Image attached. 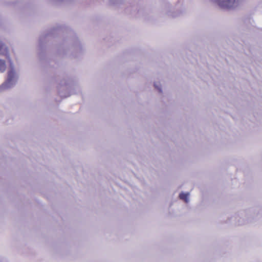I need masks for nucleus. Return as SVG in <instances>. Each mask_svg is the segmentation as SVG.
Returning a JSON list of instances; mask_svg holds the SVG:
<instances>
[{
  "instance_id": "nucleus-1",
  "label": "nucleus",
  "mask_w": 262,
  "mask_h": 262,
  "mask_svg": "<svg viewBox=\"0 0 262 262\" xmlns=\"http://www.w3.org/2000/svg\"><path fill=\"white\" fill-rule=\"evenodd\" d=\"M0 54L5 55L9 63V68L8 71V77L6 81L0 86V90H6L13 86L17 80V75L15 72L14 66L8 55V49L2 42L0 41Z\"/></svg>"
},
{
  "instance_id": "nucleus-2",
  "label": "nucleus",
  "mask_w": 262,
  "mask_h": 262,
  "mask_svg": "<svg viewBox=\"0 0 262 262\" xmlns=\"http://www.w3.org/2000/svg\"><path fill=\"white\" fill-rule=\"evenodd\" d=\"M223 8H234L237 7L241 0H211Z\"/></svg>"
},
{
  "instance_id": "nucleus-3",
  "label": "nucleus",
  "mask_w": 262,
  "mask_h": 262,
  "mask_svg": "<svg viewBox=\"0 0 262 262\" xmlns=\"http://www.w3.org/2000/svg\"><path fill=\"white\" fill-rule=\"evenodd\" d=\"M189 195V193H188V192H187V193L181 192L179 194V198L180 199L184 200L185 203H188L189 202V200H188V198Z\"/></svg>"
},
{
  "instance_id": "nucleus-4",
  "label": "nucleus",
  "mask_w": 262,
  "mask_h": 262,
  "mask_svg": "<svg viewBox=\"0 0 262 262\" xmlns=\"http://www.w3.org/2000/svg\"><path fill=\"white\" fill-rule=\"evenodd\" d=\"M5 61L3 60L0 59V72H4L6 70Z\"/></svg>"
},
{
  "instance_id": "nucleus-5",
  "label": "nucleus",
  "mask_w": 262,
  "mask_h": 262,
  "mask_svg": "<svg viewBox=\"0 0 262 262\" xmlns=\"http://www.w3.org/2000/svg\"><path fill=\"white\" fill-rule=\"evenodd\" d=\"M155 88L158 90V91L161 93L162 92V90L161 88V84L159 82H155L154 83Z\"/></svg>"
},
{
  "instance_id": "nucleus-6",
  "label": "nucleus",
  "mask_w": 262,
  "mask_h": 262,
  "mask_svg": "<svg viewBox=\"0 0 262 262\" xmlns=\"http://www.w3.org/2000/svg\"><path fill=\"white\" fill-rule=\"evenodd\" d=\"M113 2H116L117 0H111Z\"/></svg>"
}]
</instances>
